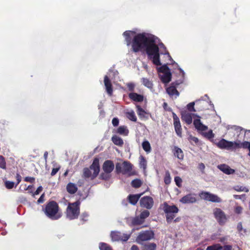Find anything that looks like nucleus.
<instances>
[{
    "label": "nucleus",
    "instance_id": "nucleus-1",
    "mask_svg": "<svg viewBox=\"0 0 250 250\" xmlns=\"http://www.w3.org/2000/svg\"><path fill=\"white\" fill-rule=\"evenodd\" d=\"M134 34L135 32L132 31H126L123 34L127 46L130 44L131 39L133 37L132 42L133 52L145 50L148 58L157 66L162 64L160 60V54L164 55L166 61L173 62L166 47L163 43L160 42L157 37L146 33L138 34L135 36Z\"/></svg>",
    "mask_w": 250,
    "mask_h": 250
},
{
    "label": "nucleus",
    "instance_id": "nucleus-2",
    "mask_svg": "<svg viewBox=\"0 0 250 250\" xmlns=\"http://www.w3.org/2000/svg\"><path fill=\"white\" fill-rule=\"evenodd\" d=\"M43 210L46 216L51 220H58L62 215V213L59 211L58 204L55 201L48 203Z\"/></svg>",
    "mask_w": 250,
    "mask_h": 250
},
{
    "label": "nucleus",
    "instance_id": "nucleus-3",
    "mask_svg": "<svg viewBox=\"0 0 250 250\" xmlns=\"http://www.w3.org/2000/svg\"><path fill=\"white\" fill-rule=\"evenodd\" d=\"M100 172L99 161L97 158L95 159L89 168H84L83 169V176L85 178L90 180L95 179Z\"/></svg>",
    "mask_w": 250,
    "mask_h": 250
},
{
    "label": "nucleus",
    "instance_id": "nucleus-4",
    "mask_svg": "<svg viewBox=\"0 0 250 250\" xmlns=\"http://www.w3.org/2000/svg\"><path fill=\"white\" fill-rule=\"evenodd\" d=\"M80 202L69 203L66 210V216L69 220L77 218L80 214Z\"/></svg>",
    "mask_w": 250,
    "mask_h": 250
},
{
    "label": "nucleus",
    "instance_id": "nucleus-5",
    "mask_svg": "<svg viewBox=\"0 0 250 250\" xmlns=\"http://www.w3.org/2000/svg\"><path fill=\"white\" fill-rule=\"evenodd\" d=\"M163 210L166 214L167 222H169L175 217V214L177 213L179 209L175 205L170 206L167 203L165 202L162 205Z\"/></svg>",
    "mask_w": 250,
    "mask_h": 250
},
{
    "label": "nucleus",
    "instance_id": "nucleus-6",
    "mask_svg": "<svg viewBox=\"0 0 250 250\" xmlns=\"http://www.w3.org/2000/svg\"><path fill=\"white\" fill-rule=\"evenodd\" d=\"M240 141L231 142L222 139L217 143V146L220 148L227 150L235 149L240 148Z\"/></svg>",
    "mask_w": 250,
    "mask_h": 250
},
{
    "label": "nucleus",
    "instance_id": "nucleus-7",
    "mask_svg": "<svg viewBox=\"0 0 250 250\" xmlns=\"http://www.w3.org/2000/svg\"><path fill=\"white\" fill-rule=\"evenodd\" d=\"M157 69L159 72L162 73L159 75L162 82L165 83H168L171 81V74L167 65L166 64L163 65L158 68Z\"/></svg>",
    "mask_w": 250,
    "mask_h": 250
},
{
    "label": "nucleus",
    "instance_id": "nucleus-8",
    "mask_svg": "<svg viewBox=\"0 0 250 250\" xmlns=\"http://www.w3.org/2000/svg\"><path fill=\"white\" fill-rule=\"evenodd\" d=\"M213 214L220 225H223L227 222L228 220L227 215L221 208H215L213 210Z\"/></svg>",
    "mask_w": 250,
    "mask_h": 250
},
{
    "label": "nucleus",
    "instance_id": "nucleus-9",
    "mask_svg": "<svg viewBox=\"0 0 250 250\" xmlns=\"http://www.w3.org/2000/svg\"><path fill=\"white\" fill-rule=\"evenodd\" d=\"M132 169L131 164L126 161L123 163H118L116 165V170L118 173H121L123 174H128Z\"/></svg>",
    "mask_w": 250,
    "mask_h": 250
},
{
    "label": "nucleus",
    "instance_id": "nucleus-10",
    "mask_svg": "<svg viewBox=\"0 0 250 250\" xmlns=\"http://www.w3.org/2000/svg\"><path fill=\"white\" fill-rule=\"evenodd\" d=\"M154 237V233L151 230L143 231L139 233L136 238V242L140 244H143V242L150 240Z\"/></svg>",
    "mask_w": 250,
    "mask_h": 250
},
{
    "label": "nucleus",
    "instance_id": "nucleus-11",
    "mask_svg": "<svg viewBox=\"0 0 250 250\" xmlns=\"http://www.w3.org/2000/svg\"><path fill=\"white\" fill-rule=\"evenodd\" d=\"M201 199L205 200L214 203H220L222 202L221 199L215 194L205 191H202L199 194Z\"/></svg>",
    "mask_w": 250,
    "mask_h": 250
},
{
    "label": "nucleus",
    "instance_id": "nucleus-12",
    "mask_svg": "<svg viewBox=\"0 0 250 250\" xmlns=\"http://www.w3.org/2000/svg\"><path fill=\"white\" fill-rule=\"evenodd\" d=\"M130 236V234L122 233L119 231H113L111 233L112 240L114 241H126Z\"/></svg>",
    "mask_w": 250,
    "mask_h": 250
},
{
    "label": "nucleus",
    "instance_id": "nucleus-13",
    "mask_svg": "<svg viewBox=\"0 0 250 250\" xmlns=\"http://www.w3.org/2000/svg\"><path fill=\"white\" fill-rule=\"evenodd\" d=\"M153 200L150 196H145L142 198L140 201V204L141 207L147 209H150L153 206Z\"/></svg>",
    "mask_w": 250,
    "mask_h": 250
},
{
    "label": "nucleus",
    "instance_id": "nucleus-14",
    "mask_svg": "<svg viewBox=\"0 0 250 250\" xmlns=\"http://www.w3.org/2000/svg\"><path fill=\"white\" fill-rule=\"evenodd\" d=\"M193 117L199 118V116L197 115L189 113L187 111H183L181 112V119L182 121L185 122L188 125H190L192 123V118Z\"/></svg>",
    "mask_w": 250,
    "mask_h": 250
},
{
    "label": "nucleus",
    "instance_id": "nucleus-15",
    "mask_svg": "<svg viewBox=\"0 0 250 250\" xmlns=\"http://www.w3.org/2000/svg\"><path fill=\"white\" fill-rule=\"evenodd\" d=\"M179 83H172L169 87L166 88V92L171 98H177L179 96V93L176 89L175 85H179Z\"/></svg>",
    "mask_w": 250,
    "mask_h": 250
},
{
    "label": "nucleus",
    "instance_id": "nucleus-16",
    "mask_svg": "<svg viewBox=\"0 0 250 250\" xmlns=\"http://www.w3.org/2000/svg\"><path fill=\"white\" fill-rule=\"evenodd\" d=\"M172 117L173 119V125L175 131L177 135L180 137L182 136V128L179 118L174 113H172Z\"/></svg>",
    "mask_w": 250,
    "mask_h": 250
},
{
    "label": "nucleus",
    "instance_id": "nucleus-17",
    "mask_svg": "<svg viewBox=\"0 0 250 250\" xmlns=\"http://www.w3.org/2000/svg\"><path fill=\"white\" fill-rule=\"evenodd\" d=\"M197 201L196 195L195 194H188L183 197L180 200V202L183 204H193Z\"/></svg>",
    "mask_w": 250,
    "mask_h": 250
},
{
    "label": "nucleus",
    "instance_id": "nucleus-18",
    "mask_svg": "<svg viewBox=\"0 0 250 250\" xmlns=\"http://www.w3.org/2000/svg\"><path fill=\"white\" fill-rule=\"evenodd\" d=\"M114 168V165L110 160L105 161L103 165V169L105 173H111Z\"/></svg>",
    "mask_w": 250,
    "mask_h": 250
},
{
    "label": "nucleus",
    "instance_id": "nucleus-19",
    "mask_svg": "<svg viewBox=\"0 0 250 250\" xmlns=\"http://www.w3.org/2000/svg\"><path fill=\"white\" fill-rule=\"evenodd\" d=\"M200 118V117H199V118H198V119L194 120L193 124L195 128L198 130L205 131L208 129V126L202 123Z\"/></svg>",
    "mask_w": 250,
    "mask_h": 250
},
{
    "label": "nucleus",
    "instance_id": "nucleus-20",
    "mask_svg": "<svg viewBox=\"0 0 250 250\" xmlns=\"http://www.w3.org/2000/svg\"><path fill=\"white\" fill-rule=\"evenodd\" d=\"M104 84L107 94L111 96L113 92L112 84L110 80L106 75L104 78Z\"/></svg>",
    "mask_w": 250,
    "mask_h": 250
},
{
    "label": "nucleus",
    "instance_id": "nucleus-21",
    "mask_svg": "<svg viewBox=\"0 0 250 250\" xmlns=\"http://www.w3.org/2000/svg\"><path fill=\"white\" fill-rule=\"evenodd\" d=\"M218 168L227 174H231L234 172V170L231 169L228 165L223 164L218 166Z\"/></svg>",
    "mask_w": 250,
    "mask_h": 250
},
{
    "label": "nucleus",
    "instance_id": "nucleus-22",
    "mask_svg": "<svg viewBox=\"0 0 250 250\" xmlns=\"http://www.w3.org/2000/svg\"><path fill=\"white\" fill-rule=\"evenodd\" d=\"M173 153L175 157L179 160H183L184 158V154L182 149L177 146H175L173 149Z\"/></svg>",
    "mask_w": 250,
    "mask_h": 250
},
{
    "label": "nucleus",
    "instance_id": "nucleus-23",
    "mask_svg": "<svg viewBox=\"0 0 250 250\" xmlns=\"http://www.w3.org/2000/svg\"><path fill=\"white\" fill-rule=\"evenodd\" d=\"M141 194H135V195H130L128 197V199L129 200V202L133 205H135L137 202H138V200L139 199L140 197L141 196Z\"/></svg>",
    "mask_w": 250,
    "mask_h": 250
},
{
    "label": "nucleus",
    "instance_id": "nucleus-24",
    "mask_svg": "<svg viewBox=\"0 0 250 250\" xmlns=\"http://www.w3.org/2000/svg\"><path fill=\"white\" fill-rule=\"evenodd\" d=\"M66 189L68 193L70 194H74L77 191L78 188L76 185L75 184L69 183L66 186Z\"/></svg>",
    "mask_w": 250,
    "mask_h": 250
},
{
    "label": "nucleus",
    "instance_id": "nucleus-25",
    "mask_svg": "<svg viewBox=\"0 0 250 250\" xmlns=\"http://www.w3.org/2000/svg\"><path fill=\"white\" fill-rule=\"evenodd\" d=\"M129 97L132 100L136 102H142L143 101L144 97L142 95L138 94L136 93H130L129 94Z\"/></svg>",
    "mask_w": 250,
    "mask_h": 250
},
{
    "label": "nucleus",
    "instance_id": "nucleus-26",
    "mask_svg": "<svg viewBox=\"0 0 250 250\" xmlns=\"http://www.w3.org/2000/svg\"><path fill=\"white\" fill-rule=\"evenodd\" d=\"M142 146L143 149L145 151V152L146 153H149L151 152V146L149 142L148 141L145 140L143 141V142L142 144Z\"/></svg>",
    "mask_w": 250,
    "mask_h": 250
},
{
    "label": "nucleus",
    "instance_id": "nucleus-27",
    "mask_svg": "<svg viewBox=\"0 0 250 250\" xmlns=\"http://www.w3.org/2000/svg\"><path fill=\"white\" fill-rule=\"evenodd\" d=\"M112 141L115 145L118 146H122L124 144L122 139L117 135H114L112 136Z\"/></svg>",
    "mask_w": 250,
    "mask_h": 250
},
{
    "label": "nucleus",
    "instance_id": "nucleus-28",
    "mask_svg": "<svg viewBox=\"0 0 250 250\" xmlns=\"http://www.w3.org/2000/svg\"><path fill=\"white\" fill-rule=\"evenodd\" d=\"M117 133L124 136H126L128 134V130L125 126H120L118 128Z\"/></svg>",
    "mask_w": 250,
    "mask_h": 250
},
{
    "label": "nucleus",
    "instance_id": "nucleus-29",
    "mask_svg": "<svg viewBox=\"0 0 250 250\" xmlns=\"http://www.w3.org/2000/svg\"><path fill=\"white\" fill-rule=\"evenodd\" d=\"M125 114L127 118L133 122H136L137 121V117L135 115V112L132 110L127 111Z\"/></svg>",
    "mask_w": 250,
    "mask_h": 250
},
{
    "label": "nucleus",
    "instance_id": "nucleus-30",
    "mask_svg": "<svg viewBox=\"0 0 250 250\" xmlns=\"http://www.w3.org/2000/svg\"><path fill=\"white\" fill-rule=\"evenodd\" d=\"M240 148H247L249 150L248 155L250 157V142L247 141L240 142Z\"/></svg>",
    "mask_w": 250,
    "mask_h": 250
},
{
    "label": "nucleus",
    "instance_id": "nucleus-31",
    "mask_svg": "<svg viewBox=\"0 0 250 250\" xmlns=\"http://www.w3.org/2000/svg\"><path fill=\"white\" fill-rule=\"evenodd\" d=\"M146 164L147 162L145 158L143 156H141L140 157V167L145 170L146 168Z\"/></svg>",
    "mask_w": 250,
    "mask_h": 250
},
{
    "label": "nucleus",
    "instance_id": "nucleus-32",
    "mask_svg": "<svg viewBox=\"0 0 250 250\" xmlns=\"http://www.w3.org/2000/svg\"><path fill=\"white\" fill-rule=\"evenodd\" d=\"M144 222V220H143L140 216H137L132 219V223L133 225H141Z\"/></svg>",
    "mask_w": 250,
    "mask_h": 250
},
{
    "label": "nucleus",
    "instance_id": "nucleus-33",
    "mask_svg": "<svg viewBox=\"0 0 250 250\" xmlns=\"http://www.w3.org/2000/svg\"><path fill=\"white\" fill-rule=\"evenodd\" d=\"M143 84L148 88L151 89L153 87V84L151 81L146 78L142 79Z\"/></svg>",
    "mask_w": 250,
    "mask_h": 250
},
{
    "label": "nucleus",
    "instance_id": "nucleus-34",
    "mask_svg": "<svg viewBox=\"0 0 250 250\" xmlns=\"http://www.w3.org/2000/svg\"><path fill=\"white\" fill-rule=\"evenodd\" d=\"M142 184V181L138 179H135V180H133L131 182V185H132V187L135 188H139L140 187H141Z\"/></svg>",
    "mask_w": 250,
    "mask_h": 250
},
{
    "label": "nucleus",
    "instance_id": "nucleus-35",
    "mask_svg": "<svg viewBox=\"0 0 250 250\" xmlns=\"http://www.w3.org/2000/svg\"><path fill=\"white\" fill-rule=\"evenodd\" d=\"M99 249L100 250H112L108 245L104 243L99 244Z\"/></svg>",
    "mask_w": 250,
    "mask_h": 250
},
{
    "label": "nucleus",
    "instance_id": "nucleus-36",
    "mask_svg": "<svg viewBox=\"0 0 250 250\" xmlns=\"http://www.w3.org/2000/svg\"><path fill=\"white\" fill-rule=\"evenodd\" d=\"M222 246L220 244H215L207 247L206 250H220Z\"/></svg>",
    "mask_w": 250,
    "mask_h": 250
},
{
    "label": "nucleus",
    "instance_id": "nucleus-37",
    "mask_svg": "<svg viewBox=\"0 0 250 250\" xmlns=\"http://www.w3.org/2000/svg\"><path fill=\"white\" fill-rule=\"evenodd\" d=\"M234 189L237 191L249 192V190L246 187L243 186H236L234 187Z\"/></svg>",
    "mask_w": 250,
    "mask_h": 250
},
{
    "label": "nucleus",
    "instance_id": "nucleus-38",
    "mask_svg": "<svg viewBox=\"0 0 250 250\" xmlns=\"http://www.w3.org/2000/svg\"><path fill=\"white\" fill-rule=\"evenodd\" d=\"M136 107L137 108V112L138 115L141 117H144L146 113L144 110L142 109L139 105H137Z\"/></svg>",
    "mask_w": 250,
    "mask_h": 250
},
{
    "label": "nucleus",
    "instance_id": "nucleus-39",
    "mask_svg": "<svg viewBox=\"0 0 250 250\" xmlns=\"http://www.w3.org/2000/svg\"><path fill=\"white\" fill-rule=\"evenodd\" d=\"M149 215V211L145 210L141 213L140 216L143 220H144L146 218L148 217Z\"/></svg>",
    "mask_w": 250,
    "mask_h": 250
},
{
    "label": "nucleus",
    "instance_id": "nucleus-40",
    "mask_svg": "<svg viewBox=\"0 0 250 250\" xmlns=\"http://www.w3.org/2000/svg\"><path fill=\"white\" fill-rule=\"evenodd\" d=\"M164 182L166 184H169L171 182V178L169 172L167 171L166 173L165 177L164 178Z\"/></svg>",
    "mask_w": 250,
    "mask_h": 250
},
{
    "label": "nucleus",
    "instance_id": "nucleus-41",
    "mask_svg": "<svg viewBox=\"0 0 250 250\" xmlns=\"http://www.w3.org/2000/svg\"><path fill=\"white\" fill-rule=\"evenodd\" d=\"M195 102H191L187 105V108L189 111L195 112L196 110L194 108Z\"/></svg>",
    "mask_w": 250,
    "mask_h": 250
},
{
    "label": "nucleus",
    "instance_id": "nucleus-42",
    "mask_svg": "<svg viewBox=\"0 0 250 250\" xmlns=\"http://www.w3.org/2000/svg\"><path fill=\"white\" fill-rule=\"evenodd\" d=\"M145 248L148 250H156V245L154 243H150L146 245Z\"/></svg>",
    "mask_w": 250,
    "mask_h": 250
},
{
    "label": "nucleus",
    "instance_id": "nucleus-43",
    "mask_svg": "<svg viewBox=\"0 0 250 250\" xmlns=\"http://www.w3.org/2000/svg\"><path fill=\"white\" fill-rule=\"evenodd\" d=\"M0 167L2 169L6 168V163L4 158L0 156Z\"/></svg>",
    "mask_w": 250,
    "mask_h": 250
},
{
    "label": "nucleus",
    "instance_id": "nucleus-44",
    "mask_svg": "<svg viewBox=\"0 0 250 250\" xmlns=\"http://www.w3.org/2000/svg\"><path fill=\"white\" fill-rule=\"evenodd\" d=\"M242 211H243V208L241 207V206L236 205L235 207H234L235 213L236 214H239L242 212Z\"/></svg>",
    "mask_w": 250,
    "mask_h": 250
},
{
    "label": "nucleus",
    "instance_id": "nucleus-45",
    "mask_svg": "<svg viewBox=\"0 0 250 250\" xmlns=\"http://www.w3.org/2000/svg\"><path fill=\"white\" fill-rule=\"evenodd\" d=\"M204 135L206 137H207L208 139H212L214 136V135L213 133V132L211 130H210L208 132L205 133Z\"/></svg>",
    "mask_w": 250,
    "mask_h": 250
},
{
    "label": "nucleus",
    "instance_id": "nucleus-46",
    "mask_svg": "<svg viewBox=\"0 0 250 250\" xmlns=\"http://www.w3.org/2000/svg\"><path fill=\"white\" fill-rule=\"evenodd\" d=\"M5 187L8 189H11L13 188L14 186V183L11 181H6L5 183Z\"/></svg>",
    "mask_w": 250,
    "mask_h": 250
},
{
    "label": "nucleus",
    "instance_id": "nucleus-47",
    "mask_svg": "<svg viewBox=\"0 0 250 250\" xmlns=\"http://www.w3.org/2000/svg\"><path fill=\"white\" fill-rule=\"evenodd\" d=\"M174 181L175 182L176 185L178 187H180L182 182L181 178L178 176L175 177L174 178Z\"/></svg>",
    "mask_w": 250,
    "mask_h": 250
},
{
    "label": "nucleus",
    "instance_id": "nucleus-48",
    "mask_svg": "<svg viewBox=\"0 0 250 250\" xmlns=\"http://www.w3.org/2000/svg\"><path fill=\"white\" fill-rule=\"evenodd\" d=\"M100 176H101L102 179H104V180H106V179H109L110 178V173H105L104 172V173H102L101 174Z\"/></svg>",
    "mask_w": 250,
    "mask_h": 250
},
{
    "label": "nucleus",
    "instance_id": "nucleus-49",
    "mask_svg": "<svg viewBox=\"0 0 250 250\" xmlns=\"http://www.w3.org/2000/svg\"><path fill=\"white\" fill-rule=\"evenodd\" d=\"M233 197L235 199H240V200H242L243 202L245 201V200H246V198L245 194H243V195H234Z\"/></svg>",
    "mask_w": 250,
    "mask_h": 250
},
{
    "label": "nucleus",
    "instance_id": "nucleus-50",
    "mask_svg": "<svg viewBox=\"0 0 250 250\" xmlns=\"http://www.w3.org/2000/svg\"><path fill=\"white\" fill-rule=\"evenodd\" d=\"M42 190V186H40L38 188L37 190L34 192H33V196H35V195H38Z\"/></svg>",
    "mask_w": 250,
    "mask_h": 250
},
{
    "label": "nucleus",
    "instance_id": "nucleus-51",
    "mask_svg": "<svg viewBox=\"0 0 250 250\" xmlns=\"http://www.w3.org/2000/svg\"><path fill=\"white\" fill-rule=\"evenodd\" d=\"M88 217V214L86 212H84V213H82V214L81 215V219L83 221H86L87 220Z\"/></svg>",
    "mask_w": 250,
    "mask_h": 250
},
{
    "label": "nucleus",
    "instance_id": "nucleus-52",
    "mask_svg": "<svg viewBox=\"0 0 250 250\" xmlns=\"http://www.w3.org/2000/svg\"><path fill=\"white\" fill-rule=\"evenodd\" d=\"M127 86L128 88V90L129 91H133L134 89V87H135V85L134 83H128L127 84Z\"/></svg>",
    "mask_w": 250,
    "mask_h": 250
},
{
    "label": "nucleus",
    "instance_id": "nucleus-53",
    "mask_svg": "<svg viewBox=\"0 0 250 250\" xmlns=\"http://www.w3.org/2000/svg\"><path fill=\"white\" fill-rule=\"evenodd\" d=\"M60 167H56L55 168H53L51 171V175L52 176L55 175L57 173V172L59 171V170L60 169Z\"/></svg>",
    "mask_w": 250,
    "mask_h": 250
},
{
    "label": "nucleus",
    "instance_id": "nucleus-54",
    "mask_svg": "<svg viewBox=\"0 0 250 250\" xmlns=\"http://www.w3.org/2000/svg\"><path fill=\"white\" fill-rule=\"evenodd\" d=\"M119 120L118 118H114L112 119V123L113 125L114 126H117L119 124Z\"/></svg>",
    "mask_w": 250,
    "mask_h": 250
},
{
    "label": "nucleus",
    "instance_id": "nucleus-55",
    "mask_svg": "<svg viewBox=\"0 0 250 250\" xmlns=\"http://www.w3.org/2000/svg\"><path fill=\"white\" fill-rule=\"evenodd\" d=\"M232 246L230 245H226L224 247H222V248L220 249V250H231Z\"/></svg>",
    "mask_w": 250,
    "mask_h": 250
},
{
    "label": "nucleus",
    "instance_id": "nucleus-56",
    "mask_svg": "<svg viewBox=\"0 0 250 250\" xmlns=\"http://www.w3.org/2000/svg\"><path fill=\"white\" fill-rule=\"evenodd\" d=\"M237 229L239 232H241L243 230V228L242 224L241 222H239V223H238L237 226Z\"/></svg>",
    "mask_w": 250,
    "mask_h": 250
},
{
    "label": "nucleus",
    "instance_id": "nucleus-57",
    "mask_svg": "<svg viewBox=\"0 0 250 250\" xmlns=\"http://www.w3.org/2000/svg\"><path fill=\"white\" fill-rule=\"evenodd\" d=\"M44 194H42L41 196L39 198V199L37 201V202L38 204H40V203H42L44 202Z\"/></svg>",
    "mask_w": 250,
    "mask_h": 250
},
{
    "label": "nucleus",
    "instance_id": "nucleus-58",
    "mask_svg": "<svg viewBox=\"0 0 250 250\" xmlns=\"http://www.w3.org/2000/svg\"><path fill=\"white\" fill-rule=\"evenodd\" d=\"M24 180L26 182H29L31 183H33L35 180V178L33 177H26L24 178Z\"/></svg>",
    "mask_w": 250,
    "mask_h": 250
},
{
    "label": "nucleus",
    "instance_id": "nucleus-59",
    "mask_svg": "<svg viewBox=\"0 0 250 250\" xmlns=\"http://www.w3.org/2000/svg\"><path fill=\"white\" fill-rule=\"evenodd\" d=\"M16 179L17 181V183L16 184V186H17L21 181V175L19 173H17L16 174Z\"/></svg>",
    "mask_w": 250,
    "mask_h": 250
},
{
    "label": "nucleus",
    "instance_id": "nucleus-60",
    "mask_svg": "<svg viewBox=\"0 0 250 250\" xmlns=\"http://www.w3.org/2000/svg\"><path fill=\"white\" fill-rule=\"evenodd\" d=\"M189 140L190 141H193L194 142H195L196 143L198 142V139L197 138L193 137V136H189Z\"/></svg>",
    "mask_w": 250,
    "mask_h": 250
},
{
    "label": "nucleus",
    "instance_id": "nucleus-61",
    "mask_svg": "<svg viewBox=\"0 0 250 250\" xmlns=\"http://www.w3.org/2000/svg\"><path fill=\"white\" fill-rule=\"evenodd\" d=\"M33 186H31V185H29L27 187H26V188H25V190H28V192L29 193H32L33 194V190H32V188H33Z\"/></svg>",
    "mask_w": 250,
    "mask_h": 250
},
{
    "label": "nucleus",
    "instance_id": "nucleus-62",
    "mask_svg": "<svg viewBox=\"0 0 250 250\" xmlns=\"http://www.w3.org/2000/svg\"><path fill=\"white\" fill-rule=\"evenodd\" d=\"M199 167L201 170H203L205 169V166L204 164L200 163L199 165Z\"/></svg>",
    "mask_w": 250,
    "mask_h": 250
},
{
    "label": "nucleus",
    "instance_id": "nucleus-63",
    "mask_svg": "<svg viewBox=\"0 0 250 250\" xmlns=\"http://www.w3.org/2000/svg\"><path fill=\"white\" fill-rule=\"evenodd\" d=\"M131 250H139L138 248L136 245H133L131 247Z\"/></svg>",
    "mask_w": 250,
    "mask_h": 250
},
{
    "label": "nucleus",
    "instance_id": "nucleus-64",
    "mask_svg": "<svg viewBox=\"0 0 250 250\" xmlns=\"http://www.w3.org/2000/svg\"><path fill=\"white\" fill-rule=\"evenodd\" d=\"M48 156V152L47 151L45 152L43 155L44 158L45 160V161H47V158Z\"/></svg>",
    "mask_w": 250,
    "mask_h": 250
}]
</instances>
